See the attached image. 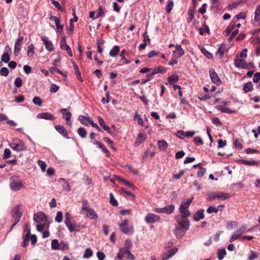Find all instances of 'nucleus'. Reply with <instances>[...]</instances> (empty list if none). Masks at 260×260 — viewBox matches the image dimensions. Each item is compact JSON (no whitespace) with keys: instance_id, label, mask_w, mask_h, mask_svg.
Masks as SVG:
<instances>
[{"instance_id":"nucleus-1","label":"nucleus","mask_w":260,"mask_h":260,"mask_svg":"<svg viewBox=\"0 0 260 260\" xmlns=\"http://www.w3.org/2000/svg\"><path fill=\"white\" fill-rule=\"evenodd\" d=\"M33 219L38 223L36 225V228L38 231L43 232V230L46 229L47 225V217L44 213L40 212L35 214Z\"/></svg>"},{"instance_id":"nucleus-2","label":"nucleus","mask_w":260,"mask_h":260,"mask_svg":"<svg viewBox=\"0 0 260 260\" xmlns=\"http://www.w3.org/2000/svg\"><path fill=\"white\" fill-rule=\"evenodd\" d=\"M10 186L12 190L17 191L23 187L22 180L16 176H13L10 179Z\"/></svg>"},{"instance_id":"nucleus-3","label":"nucleus","mask_w":260,"mask_h":260,"mask_svg":"<svg viewBox=\"0 0 260 260\" xmlns=\"http://www.w3.org/2000/svg\"><path fill=\"white\" fill-rule=\"evenodd\" d=\"M120 230L124 234H132L134 232V228L132 223L127 220H124L119 223Z\"/></svg>"},{"instance_id":"nucleus-4","label":"nucleus","mask_w":260,"mask_h":260,"mask_svg":"<svg viewBox=\"0 0 260 260\" xmlns=\"http://www.w3.org/2000/svg\"><path fill=\"white\" fill-rule=\"evenodd\" d=\"M10 146L12 149L18 152L26 150L24 143L22 140L17 138L14 139Z\"/></svg>"},{"instance_id":"nucleus-5","label":"nucleus","mask_w":260,"mask_h":260,"mask_svg":"<svg viewBox=\"0 0 260 260\" xmlns=\"http://www.w3.org/2000/svg\"><path fill=\"white\" fill-rule=\"evenodd\" d=\"M246 230V226L245 225L241 226L238 229H237L231 236L230 239L229 240L230 242H232L235 240L240 239H241L240 236Z\"/></svg>"},{"instance_id":"nucleus-6","label":"nucleus","mask_w":260,"mask_h":260,"mask_svg":"<svg viewBox=\"0 0 260 260\" xmlns=\"http://www.w3.org/2000/svg\"><path fill=\"white\" fill-rule=\"evenodd\" d=\"M178 251V248L174 247L170 248V246L168 247V250L166 252L164 253L161 255L162 260H168L172 257Z\"/></svg>"},{"instance_id":"nucleus-7","label":"nucleus","mask_w":260,"mask_h":260,"mask_svg":"<svg viewBox=\"0 0 260 260\" xmlns=\"http://www.w3.org/2000/svg\"><path fill=\"white\" fill-rule=\"evenodd\" d=\"M175 209V206L173 205L166 206L163 208H155L154 211L158 213H165L167 214H170L173 212Z\"/></svg>"},{"instance_id":"nucleus-8","label":"nucleus","mask_w":260,"mask_h":260,"mask_svg":"<svg viewBox=\"0 0 260 260\" xmlns=\"http://www.w3.org/2000/svg\"><path fill=\"white\" fill-rule=\"evenodd\" d=\"M12 215L15 219V223L12 225L11 229L14 227L20 220L21 217L22 213L20 211V207L19 206L15 207L12 211Z\"/></svg>"},{"instance_id":"nucleus-9","label":"nucleus","mask_w":260,"mask_h":260,"mask_svg":"<svg viewBox=\"0 0 260 260\" xmlns=\"http://www.w3.org/2000/svg\"><path fill=\"white\" fill-rule=\"evenodd\" d=\"M145 221L147 223H153L158 222L160 220L159 216L152 213H148L145 218Z\"/></svg>"},{"instance_id":"nucleus-10","label":"nucleus","mask_w":260,"mask_h":260,"mask_svg":"<svg viewBox=\"0 0 260 260\" xmlns=\"http://www.w3.org/2000/svg\"><path fill=\"white\" fill-rule=\"evenodd\" d=\"M60 47L61 49L66 50L70 56H73L71 48L67 44L66 38L65 36H63L61 38V40L60 43Z\"/></svg>"},{"instance_id":"nucleus-11","label":"nucleus","mask_w":260,"mask_h":260,"mask_svg":"<svg viewBox=\"0 0 260 260\" xmlns=\"http://www.w3.org/2000/svg\"><path fill=\"white\" fill-rule=\"evenodd\" d=\"M176 219L178 224V226L188 230L189 221L188 219L184 218L183 217H176Z\"/></svg>"},{"instance_id":"nucleus-12","label":"nucleus","mask_w":260,"mask_h":260,"mask_svg":"<svg viewBox=\"0 0 260 260\" xmlns=\"http://www.w3.org/2000/svg\"><path fill=\"white\" fill-rule=\"evenodd\" d=\"M24 38L22 36H19L14 46V54L17 56L19 54L21 50V46Z\"/></svg>"},{"instance_id":"nucleus-13","label":"nucleus","mask_w":260,"mask_h":260,"mask_svg":"<svg viewBox=\"0 0 260 260\" xmlns=\"http://www.w3.org/2000/svg\"><path fill=\"white\" fill-rule=\"evenodd\" d=\"M41 40L45 46L46 49L48 51H52L54 49V47L51 41L46 36H43L41 37Z\"/></svg>"},{"instance_id":"nucleus-14","label":"nucleus","mask_w":260,"mask_h":260,"mask_svg":"<svg viewBox=\"0 0 260 260\" xmlns=\"http://www.w3.org/2000/svg\"><path fill=\"white\" fill-rule=\"evenodd\" d=\"M234 64L235 67L241 69H247L248 65L244 58H240L239 56L235 60Z\"/></svg>"},{"instance_id":"nucleus-15","label":"nucleus","mask_w":260,"mask_h":260,"mask_svg":"<svg viewBox=\"0 0 260 260\" xmlns=\"http://www.w3.org/2000/svg\"><path fill=\"white\" fill-rule=\"evenodd\" d=\"M209 74L213 83L217 85H219L221 83V80L214 69L210 70Z\"/></svg>"},{"instance_id":"nucleus-16","label":"nucleus","mask_w":260,"mask_h":260,"mask_svg":"<svg viewBox=\"0 0 260 260\" xmlns=\"http://www.w3.org/2000/svg\"><path fill=\"white\" fill-rule=\"evenodd\" d=\"M176 49L173 51V55L175 58H179L184 54V51L180 45H176Z\"/></svg>"},{"instance_id":"nucleus-17","label":"nucleus","mask_w":260,"mask_h":260,"mask_svg":"<svg viewBox=\"0 0 260 260\" xmlns=\"http://www.w3.org/2000/svg\"><path fill=\"white\" fill-rule=\"evenodd\" d=\"M37 117L40 119H44L49 120H53L55 119L53 115L48 112L40 113L37 115Z\"/></svg>"},{"instance_id":"nucleus-18","label":"nucleus","mask_w":260,"mask_h":260,"mask_svg":"<svg viewBox=\"0 0 260 260\" xmlns=\"http://www.w3.org/2000/svg\"><path fill=\"white\" fill-rule=\"evenodd\" d=\"M29 239L30 240L31 244H35L37 241V238L35 235H31L30 236L29 230L27 231V234L24 238L23 240V244H26Z\"/></svg>"},{"instance_id":"nucleus-19","label":"nucleus","mask_w":260,"mask_h":260,"mask_svg":"<svg viewBox=\"0 0 260 260\" xmlns=\"http://www.w3.org/2000/svg\"><path fill=\"white\" fill-rule=\"evenodd\" d=\"M187 230L185 228L177 225L174 230V233L177 238H180L185 234Z\"/></svg>"},{"instance_id":"nucleus-20","label":"nucleus","mask_w":260,"mask_h":260,"mask_svg":"<svg viewBox=\"0 0 260 260\" xmlns=\"http://www.w3.org/2000/svg\"><path fill=\"white\" fill-rule=\"evenodd\" d=\"M55 128L57 132L61 135L64 138L69 139L68 132L64 126L60 125H56L55 126Z\"/></svg>"},{"instance_id":"nucleus-21","label":"nucleus","mask_w":260,"mask_h":260,"mask_svg":"<svg viewBox=\"0 0 260 260\" xmlns=\"http://www.w3.org/2000/svg\"><path fill=\"white\" fill-rule=\"evenodd\" d=\"M226 45L224 44H221L216 53V55L219 59H222L224 56V54L226 50Z\"/></svg>"},{"instance_id":"nucleus-22","label":"nucleus","mask_w":260,"mask_h":260,"mask_svg":"<svg viewBox=\"0 0 260 260\" xmlns=\"http://www.w3.org/2000/svg\"><path fill=\"white\" fill-rule=\"evenodd\" d=\"M8 51H11V49L8 45L6 47L5 52L3 54L1 58V60L5 63L9 62L10 59Z\"/></svg>"},{"instance_id":"nucleus-23","label":"nucleus","mask_w":260,"mask_h":260,"mask_svg":"<svg viewBox=\"0 0 260 260\" xmlns=\"http://www.w3.org/2000/svg\"><path fill=\"white\" fill-rule=\"evenodd\" d=\"M166 72V69L162 67L159 66L156 68H155L150 74L147 75L148 77H152L153 76L158 74V73H165Z\"/></svg>"},{"instance_id":"nucleus-24","label":"nucleus","mask_w":260,"mask_h":260,"mask_svg":"<svg viewBox=\"0 0 260 260\" xmlns=\"http://www.w3.org/2000/svg\"><path fill=\"white\" fill-rule=\"evenodd\" d=\"M193 219L196 221H199L200 220L204 218V210L200 209L198 210L193 215Z\"/></svg>"},{"instance_id":"nucleus-25","label":"nucleus","mask_w":260,"mask_h":260,"mask_svg":"<svg viewBox=\"0 0 260 260\" xmlns=\"http://www.w3.org/2000/svg\"><path fill=\"white\" fill-rule=\"evenodd\" d=\"M86 212H87L86 216L88 218L90 219H96L98 218V215L93 209L89 208Z\"/></svg>"},{"instance_id":"nucleus-26","label":"nucleus","mask_w":260,"mask_h":260,"mask_svg":"<svg viewBox=\"0 0 260 260\" xmlns=\"http://www.w3.org/2000/svg\"><path fill=\"white\" fill-rule=\"evenodd\" d=\"M67 109H61L59 110V112L62 114V118L66 120H68L71 119V113L70 112H67Z\"/></svg>"},{"instance_id":"nucleus-27","label":"nucleus","mask_w":260,"mask_h":260,"mask_svg":"<svg viewBox=\"0 0 260 260\" xmlns=\"http://www.w3.org/2000/svg\"><path fill=\"white\" fill-rule=\"evenodd\" d=\"M116 178L120 182H121L122 184L126 185V186H129L131 187H132L133 189H136V187L131 182L121 178L120 177H119V176H116Z\"/></svg>"},{"instance_id":"nucleus-28","label":"nucleus","mask_w":260,"mask_h":260,"mask_svg":"<svg viewBox=\"0 0 260 260\" xmlns=\"http://www.w3.org/2000/svg\"><path fill=\"white\" fill-rule=\"evenodd\" d=\"M238 161L247 166H254L258 164V162L255 160H247L243 159H240L238 160Z\"/></svg>"},{"instance_id":"nucleus-29","label":"nucleus","mask_w":260,"mask_h":260,"mask_svg":"<svg viewBox=\"0 0 260 260\" xmlns=\"http://www.w3.org/2000/svg\"><path fill=\"white\" fill-rule=\"evenodd\" d=\"M124 168L127 170L129 173H133L134 175H138L139 171L137 169L134 168L131 165H126L124 166Z\"/></svg>"},{"instance_id":"nucleus-30","label":"nucleus","mask_w":260,"mask_h":260,"mask_svg":"<svg viewBox=\"0 0 260 260\" xmlns=\"http://www.w3.org/2000/svg\"><path fill=\"white\" fill-rule=\"evenodd\" d=\"M217 199H219L222 201L228 199L231 197L229 193L217 191Z\"/></svg>"},{"instance_id":"nucleus-31","label":"nucleus","mask_w":260,"mask_h":260,"mask_svg":"<svg viewBox=\"0 0 260 260\" xmlns=\"http://www.w3.org/2000/svg\"><path fill=\"white\" fill-rule=\"evenodd\" d=\"M62 181L63 182V184H62V188H63V190L67 191V192H68L69 191H70L71 190V188H70V184H69V183L68 182H67L65 179L64 178H61L59 179V181Z\"/></svg>"},{"instance_id":"nucleus-32","label":"nucleus","mask_w":260,"mask_h":260,"mask_svg":"<svg viewBox=\"0 0 260 260\" xmlns=\"http://www.w3.org/2000/svg\"><path fill=\"white\" fill-rule=\"evenodd\" d=\"M126 251V247L120 248L117 254L116 257L118 259L121 260L125 256Z\"/></svg>"},{"instance_id":"nucleus-33","label":"nucleus","mask_w":260,"mask_h":260,"mask_svg":"<svg viewBox=\"0 0 260 260\" xmlns=\"http://www.w3.org/2000/svg\"><path fill=\"white\" fill-rule=\"evenodd\" d=\"M191 202L192 199H187L183 201L180 206L179 208L187 209L191 204Z\"/></svg>"},{"instance_id":"nucleus-34","label":"nucleus","mask_w":260,"mask_h":260,"mask_svg":"<svg viewBox=\"0 0 260 260\" xmlns=\"http://www.w3.org/2000/svg\"><path fill=\"white\" fill-rule=\"evenodd\" d=\"M126 54V50L123 49L121 51L120 56L121 57V59L120 60V62L122 64H127L130 62L129 60H127L125 57V55Z\"/></svg>"},{"instance_id":"nucleus-35","label":"nucleus","mask_w":260,"mask_h":260,"mask_svg":"<svg viewBox=\"0 0 260 260\" xmlns=\"http://www.w3.org/2000/svg\"><path fill=\"white\" fill-rule=\"evenodd\" d=\"M51 248L53 250L61 249L63 251L69 249L68 245H51Z\"/></svg>"},{"instance_id":"nucleus-36","label":"nucleus","mask_w":260,"mask_h":260,"mask_svg":"<svg viewBox=\"0 0 260 260\" xmlns=\"http://www.w3.org/2000/svg\"><path fill=\"white\" fill-rule=\"evenodd\" d=\"M179 211L182 215L181 216H177V217H183L184 218H186V217H189L190 215L189 211L187 209L179 208Z\"/></svg>"},{"instance_id":"nucleus-37","label":"nucleus","mask_w":260,"mask_h":260,"mask_svg":"<svg viewBox=\"0 0 260 260\" xmlns=\"http://www.w3.org/2000/svg\"><path fill=\"white\" fill-rule=\"evenodd\" d=\"M179 80V76L177 75L173 74L168 78V82L170 84L176 83Z\"/></svg>"},{"instance_id":"nucleus-38","label":"nucleus","mask_w":260,"mask_h":260,"mask_svg":"<svg viewBox=\"0 0 260 260\" xmlns=\"http://www.w3.org/2000/svg\"><path fill=\"white\" fill-rule=\"evenodd\" d=\"M158 147L161 150H165L168 147L167 143L165 140L158 141Z\"/></svg>"},{"instance_id":"nucleus-39","label":"nucleus","mask_w":260,"mask_h":260,"mask_svg":"<svg viewBox=\"0 0 260 260\" xmlns=\"http://www.w3.org/2000/svg\"><path fill=\"white\" fill-rule=\"evenodd\" d=\"M119 52V48L118 46H115L110 51L109 55L112 57H115L117 55Z\"/></svg>"},{"instance_id":"nucleus-40","label":"nucleus","mask_w":260,"mask_h":260,"mask_svg":"<svg viewBox=\"0 0 260 260\" xmlns=\"http://www.w3.org/2000/svg\"><path fill=\"white\" fill-rule=\"evenodd\" d=\"M89 116H86L83 115H79L78 116V120L81 122V124L87 126L88 125V121L87 118H89Z\"/></svg>"},{"instance_id":"nucleus-41","label":"nucleus","mask_w":260,"mask_h":260,"mask_svg":"<svg viewBox=\"0 0 260 260\" xmlns=\"http://www.w3.org/2000/svg\"><path fill=\"white\" fill-rule=\"evenodd\" d=\"M217 192H212L207 194L206 199L208 201L217 199Z\"/></svg>"},{"instance_id":"nucleus-42","label":"nucleus","mask_w":260,"mask_h":260,"mask_svg":"<svg viewBox=\"0 0 260 260\" xmlns=\"http://www.w3.org/2000/svg\"><path fill=\"white\" fill-rule=\"evenodd\" d=\"M78 135L82 138H85L87 135V132L84 127H80L77 130Z\"/></svg>"},{"instance_id":"nucleus-43","label":"nucleus","mask_w":260,"mask_h":260,"mask_svg":"<svg viewBox=\"0 0 260 260\" xmlns=\"http://www.w3.org/2000/svg\"><path fill=\"white\" fill-rule=\"evenodd\" d=\"M218 110L221 111L222 113H227L229 114H232V113H236V110H232L229 108L223 107H219L218 108Z\"/></svg>"},{"instance_id":"nucleus-44","label":"nucleus","mask_w":260,"mask_h":260,"mask_svg":"<svg viewBox=\"0 0 260 260\" xmlns=\"http://www.w3.org/2000/svg\"><path fill=\"white\" fill-rule=\"evenodd\" d=\"M253 89V85L251 82H247L244 85L243 90L245 92L251 91Z\"/></svg>"},{"instance_id":"nucleus-45","label":"nucleus","mask_w":260,"mask_h":260,"mask_svg":"<svg viewBox=\"0 0 260 260\" xmlns=\"http://www.w3.org/2000/svg\"><path fill=\"white\" fill-rule=\"evenodd\" d=\"M258 253L254 252L252 250H250L249 254H248V260H254L258 257Z\"/></svg>"},{"instance_id":"nucleus-46","label":"nucleus","mask_w":260,"mask_h":260,"mask_svg":"<svg viewBox=\"0 0 260 260\" xmlns=\"http://www.w3.org/2000/svg\"><path fill=\"white\" fill-rule=\"evenodd\" d=\"M65 224H66L67 227L68 228V230L70 232H73L75 230L76 224L72 223L71 222V221H67L65 222Z\"/></svg>"},{"instance_id":"nucleus-47","label":"nucleus","mask_w":260,"mask_h":260,"mask_svg":"<svg viewBox=\"0 0 260 260\" xmlns=\"http://www.w3.org/2000/svg\"><path fill=\"white\" fill-rule=\"evenodd\" d=\"M238 225V223L237 221H230L226 225L228 230H232L234 228H237Z\"/></svg>"},{"instance_id":"nucleus-48","label":"nucleus","mask_w":260,"mask_h":260,"mask_svg":"<svg viewBox=\"0 0 260 260\" xmlns=\"http://www.w3.org/2000/svg\"><path fill=\"white\" fill-rule=\"evenodd\" d=\"M125 257L128 260H135L134 255L129 251V248L126 247V251Z\"/></svg>"},{"instance_id":"nucleus-49","label":"nucleus","mask_w":260,"mask_h":260,"mask_svg":"<svg viewBox=\"0 0 260 260\" xmlns=\"http://www.w3.org/2000/svg\"><path fill=\"white\" fill-rule=\"evenodd\" d=\"M146 139V136L142 133H140L139 134L136 139V143L140 144L141 142H143Z\"/></svg>"},{"instance_id":"nucleus-50","label":"nucleus","mask_w":260,"mask_h":260,"mask_svg":"<svg viewBox=\"0 0 260 260\" xmlns=\"http://www.w3.org/2000/svg\"><path fill=\"white\" fill-rule=\"evenodd\" d=\"M82 207L81 210V214H84V212L86 211L88 209H89L90 208H89L88 206V202L87 201H83L82 202Z\"/></svg>"},{"instance_id":"nucleus-51","label":"nucleus","mask_w":260,"mask_h":260,"mask_svg":"<svg viewBox=\"0 0 260 260\" xmlns=\"http://www.w3.org/2000/svg\"><path fill=\"white\" fill-rule=\"evenodd\" d=\"M33 103L37 106H41L42 104V101L41 98L39 96H35L32 99Z\"/></svg>"},{"instance_id":"nucleus-52","label":"nucleus","mask_w":260,"mask_h":260,"mask_svg":"<svg viewBox=\"0 0 260 260\" xmlns=\"http://www.w3.org/2000/svg\"><path fill=\"white\" fill-rule=\"evenodd\" d=\"M202 52L204 54V55L207 57L208 59H211L213 57V55L211 53L206 50L205 48L203 47L201 49Z\"/></svg>"},{"instance_id":"nucleus-53","label":"nucleus","mask_w":260,"mask_h":260,"mask_svg":"<svg viewBox=\"0 0 260 260\" xmlns=\"http://www.w3.org/2000/svg\"><path fill=\"white\" fill-rule=\"evenodd\" d=\"M235 27V25L234 24H230L226 28V29L225 30V31H224V34L225 35V36H228L229 35L232 31L233 30V29Z\"/></svg>"},{"instance_id":"nucleus-54","label":"nucleus","mask_w":260,"mask_h":260,"mask_svg":"<svg viewBox=\"0 0 260 260\" xmlns=\"http://www.w3.org/2000/svg\"><path fill=\"white\" fill-rule=\"evenodd\" d=\"M254 20L256 22H260V6H258L255 11Z\"/></svg>"},{"instance_id":"nucleus-55","label":"nucleus","mask_w":260,"mask_h":260,"mask_svg":"<svg viewBox=\"0 0 260 260\" xmlns=\"http://www.w3.org/2000/svg\"><path fill=\"white\" fill-rule=\"evenodd\" d=\"M93 254L92 250L90 248H87L84 252L83 257L88 258L91 257Z\"/></svg>"},{"instance_id":"nucleus-56","label":"nucleus","mask_w":260,"mask_h":260,"mask_svg":"<svg viewBox=\"0 0 260 260\" xmlns=\"http://www.w3.org/2000/svg\"><path fill=\"white\" fill-rule=\"evenodd\" d=\"M226 254V251L225 249H222L218 251V260H222L224 255Z\"/></svg>"},{"instance_id":"nucleus-57","label":"nucleus","mask_w":260,"mask_h":260,"mask_svg":"<svg viewBox=\"0 0 260 260\" xmlns=\"http://www.w3.org/2000/svg\"><path fill=\"white\" fill-rule=\"evenodd\" d=\"M55 221L60 223L62 220V213L61 211H58L56 213V216L55 218Z\"/></svg>"},{"instance_id":"nucleus-58","label":"nucleus","mask_w":260,"mask_h":260,"mask_svg":"<svg viewBox=\"0 0 260 260\" xmlns=\"http://www.w3.org/2000/svg\"><path fill=\"white\" fill-rule=\"evenodd\" d=\"M22 84V79L20 77H17L14 81V85L15 86L19 88L21 86Z\"/></svg>"},{"instance_id":"nucleus-59","label":"nucleus","mask_w":260,"mask_h":260,"mask_svg":"<svg viewBox=\"0 0 260 260\" xmlns=\"http://www.w3.org/2000/svg\"><path fill=\"white\" fill-rule=\"evenodd\" d=\"M194 9H189L188 12V15L189 16V19L188 21L190 23L194 18Z\"/></svg>"},{"instance_id":"nucleus-60","label":"nucleus","mask_w":260,"mask_h":260,"mask_svg":"<svg viewBox=\"0 0 260 260\" xmlns=\"http://www.w3.org/2000/svg\"><path fill=\"white\" fill-rule=\"evenodd\" d=\"M11 155V151L9 149H5L4 150V154H3V158L4 159H7L10 157Z\"/></svg>"},{"instance_id":"nucleus-61","label":"nucleus","mask_w":260,"mask_h":260,"mask_svg":"<svg viewBox=\"0 0 260 260\" xmlns=\"http://www.w3.org/2000/svg\"><path fill=\"white\" fill-rule=\"evenodd\" d=\"M174 6V2L173 1H168V5L166 8L167 13H170L173 9Z\"/></svg>"},{"instance_id":"nucleus-62","label":"nucleus","mask_w":260,"mask_h":260,"mask_svg":"<svg viewBox=\"0 0 260 260\" xmlns=\"http://www.w3.org/2000/svg\"><path fill=\"white\" fill-rule=\"evenodd\" d=\"M110 203L111 204H112L114 206H118V202L117 201L114 199L113 194L110 193Z\"/></svg>"},{"instance_id":"nucleus-63","label":"nucleus","mask_w":260,"mask_h":260,"mask_svg":"<svg viewBox=\"0 0 260 260\" xmlns=\"http://www.w3.org/2000/svg\"><path fill=\"white\" fill-rule=\"evenodd\" d=\"M9 70L6 67L2 68L0 70V75L3 76H7L9 74Z\"/></svg>"},{"instance_id":"nucleus-64","label":"nucleus","mask_w":260,"mask_h":260,"mask_svg":"<svg viewBox=\"0 0 260 260\" xmlns=\"http://www.w3.org/2000/svg\"><path fill=\"white\" fill-rule=\"evenodd\" d=\"M260 80V73H256L253 78V82L255 83H258Z\"/></svg>"}]
</instances>
